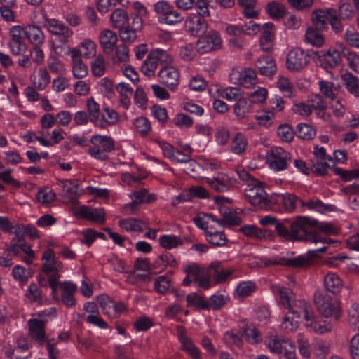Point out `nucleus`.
Returning <instances> with one entry per match:
<instances>
[{
  "label": "nucleus",
  "mask_w": 359,
  "mask_h": 359,
  "mask_svg": "<svg viewBox=\"0 0 359 359\" xmlns=\"http://www.w3.org/2000/svg\"><path fill=\"white\" fill-rule=\"evenodd\" d=\"M293 233L296 241L321 243L325 244L328 241L320 236L316 230L327 234H336L337 229L328 222H320L307 216H298L293 221Z\"/></svg>",
  "instance_id": "nucleus-1"
},
{
  "label": "nucleus",
  "mask_w": 359,
  "mask_h": 359,
  "mask_svg": "<svg viewBox=\"0 0 359 359\" xmlns=\"http://www.w3.org/2000/svg\"><path fill=\"white\" fill-rule=\"evenodd\" d=\"M313 302L318 313L325 318H334L337 320L340 317L341 310L337 300L329 295L327 292L316 290L313 294Z\"/></svg>",
  "instance_id": "nucleus-2"
},
{
  "label": "nucleus",
  "mask_w": 359,
  "mask_h": 359,
  "mask_svg": "<svg viewBox=\"0 0 359 359\" xmlns=\"http://www.w3.org/2000/svg\"><path fill=\"white\" fill-rule=\"evenodd\" d=\"M172 59L170 55L164 50L156 49L149 53L147 59L141 67L142 72L147 76L154 75L158 67H161L171 63Z\"/></svg>",
  "instance_id": "nucleus-3"
},
{
  "label": "nucleus",
  "mask_w": 359,
  "mask_h": 359,
  "mask_svg": "<svg viewBox=\"0 0 359 359\" xmlns=\"http://www.w3.org/2000/svg\"><path fill=\"white\" fill-rule=\"evenodd\" d=\"M94 145L88 149L89 154L95 159L105 161L108 158L106 153L112 151L115 148V142L112 137L107 135H94L91 137Z\"/></svg>",
  "instance_id": "nucleus-4"
},
{
  "label": "nucleus",
  "mask_w": 359,
  "mask_h": 359,
  "mask_svg": "<svg viewBox=\"0 0 359 359\" xmlns=\"http://www.w3.org/2000/svg\"><path fill=\"white\" fill-rule=\"evenodd\" d=\"M245 196L254 206L262 209L269 207L268 194L262 183L256 180H253V184L248 185V188L245 190Z\"/></svg>",
  "instance_id": "nucleus-5"
},
{
  "label": "nucleus",
  "mask_w": 359,
  "mask_h": 359,
  "mask_svg": "<svg viewBox=\"0 0 359 359\" xmlns=\"http://www.w3.org/2000/svg\"><path fill=\"white\" fill-rule=\"evenodd\" d=\"M155 12L161 17V22L172 25L183 21L182 15L166 1H159L154 6Z\"/></svg>",
  "instance_id": "nucleus-6"
},
{
  "label": "nucleus",
  "mask_w": 359,
  "mask_h": 359,
  "mask_svg": "<svg viewBox=\"0 0 359 359\" xmlns=\"http://www.w3.org/2000/svg\"><path fill=\"white\" fill-rule=\"evenodd\" d=\"M290 161V154L281 147H273L267 156V162L270 168L276 171L285 170Z\"/></svg>",
  "instance_id": "nucleus-7"
},
{
  "label": "nucleus",
  "mask_w": 359,
  "mask_h": 359,
  "mask_svg": "<svg viewBox=\"0 0 359 359\" xmlns=\"http://www.w3.org/2000/svg\"><path fill=\"white\" fill-rule=\"evenodd\" d=\"M309 55L301 48L291 50L287 56L286 65L289 70L299 72L307 66Z\"/></svg>",
  "instance_id": "nucleus-8"
},
{
  "label": "nucleus",
  "mask_w": 359,
  "mask_h": 359,
  "mask_svg": "<svg viewBox=\"0 0 359 359\" xmlns=\"http://www.w3.org/2000/svg\"><path fill=\"white\" fill-rule=\"evenodd\" d=\"M9 34L11 37L9 41L11 51L14 55H20L27 48L25 42L26 38L25 27L20 25L13 26L10 29Z\"/></svg>",
  "instance_id": "nucleus-9"
},
{
  "label": "nucleus",
  "mask_w": 359,
  "mask_h": 359,
  "mask_svg": "<svg viewBox=\"0 0 359 359\" xmlns=\"http://www.w3.org/2000/svg\"><path fill=\"white\" fill-rule=\"evenodd\" d=\"M260 224L262 226L275 225V229L280 236L288 241H296V236L293 233V222L289 225L290 230L285 224L278 221L276 217L270 215L262 218Z\"/></svg>",
  "instance_id": "nucleus-10"
},
{
  "label": "nucleus",
  "mask_w": 359,
  "mask_h": 359,
  "mask_svg": "<svg viewBox=\"0 0 359 359\" xmlns=\"http://www.w3.org/2000/svg\"><path fill=\"white\" fill-rule=\"evenodd\" d=\"M222 39L217 32L210 33L200 37L196 44V49L200 53H205L219 48Z\"/></svg>",
  "instance_id": "nucleus-11"
},
{
  "label": "nucleus",
  "mask_w": 359,
  "mask_h": 359,
  "mask_svg": "<svg viewBox=\"0 0 359 359\" xmlns=\"http://www.w3.org/2000/svg\"><path fill=\"white\" fill-rule=\"evenodd\" d=\"M230 81L246 88L256 83V73L251 69H245L243 71L233 69L230 74Z\"/></svg>",
  "instance_id": "nucleus-12"
},
{
  "label": "nucleus",
  "mask_w": 359,
  "mask_h": 359,
  "mask_svg": "<svg viewBox=\"0 0 359 359\" xmlns=\"http://www.w3.org/2000/svg\"><path fill=\"white\" fill-rule=\"evenodd\" d=\"M319 65L326 71L334 69L341 62L340 52L333 48H329L321 55H318Z\"/></svg>",
  "instance_id": "nucleus-13"
},
{
  "label": "nucleus",
  "mask_w": 359,
  "mask_h": 359,
  "mask_svg": "<svg viewBox=\"0 0 359 359\" xmlns=\"http://www.w3.org/2000/svg\"><path fill=\"white\" fill-rule=\"evenodd\" d=\"M42 259L43 260V263L41 266V270L48 276V278L54 273H59L62 271V264L56 259L54 252L52 250L48 249L46 250L43 252Z\"/></svg>",
  "instance_id": "nucleus-14"
},
{
  "label": "nucleus",
  "mask_w": 359,
  "mask_h": 359,
  "mask_svg": "<svg viewBox=\"0 0 359 359\" xmlns=\"http://www.w3.org/2000/svg\"><path fill=\"white\" fill-rule=\"evenodd\" d=\"M287 310L293 316V318H296L295 323H297L301 319L302 314L304 315L306 322L310 320L311 316L313 314L311 305L303 299L292 302Z\"/></svg>",
  "instance_id": "nucleus-15"
},
{
  "label": "nucleus",
  "mask_w": 359,
  "mask_h": 359,
  "mask_svg": "<svg viewBox=\"0 0 359 359\" xmlns=\"http://www.w3.org/2000/svg\"><path fill=\"white\" fill-rule=\"evenodd\" d=\"M203 182L216 192H225L232 187L231 178L224 173H218L212 177H205Z\"/></svg>",
  "instance_id": "nucleus-16"
},
{
  "label": "nucleus",
  "mask_w": 359,
  "mask_h": 359,
  "mask_svg": "<svg viewBox=\"0 0 359 359\" xmlns=\"http://www.w3.org/2000/svg\"><path fill=\"white\" fill-rule=\"evenodd\" d=\"M159 81L170 89H174L179 83L180 74L177 69L165 65L161 66L158 72Z\"/></svg>",
  "instance_id": "nucleus-17"
},
{
  "label": "nucleus",
  "mask_w": 359,
  "mask_h": 359,
  "mask_svg": "<svg viewBox=\"0 0 359 359\" xmlns=\"http://www.w3.org/2000/svg\"><path fill=\"white\" fill-rule=\"evenodd\" d=\"M29 335L39 346L47 341L45 332V321L41 319L32 318L28 321Z\"/></svg>",
  "instance_id": "nucleus-18"
},
{
  "label": "nucleus",
  "mask_w": 359,
  "mask_h": 359,
  "mask_svg": "<svg viewBox=\"0 0 359 359\" xmlns=\"http://www.w3.org/2000/svg\"><path fill=\"white\" fill-rule=\"evenodd\" d=\"M187 31L192 36H201L205 34L208 29L207 21L197 15H191L187 20L185 23Z\"/></svg>",
  "instance_id": "nucleus-19"
},
{
  "label": "nucleus",
  "mask_w": 359,
  "mask_h": 359,
  "mask_svg": "<svg viewBox=\"0 0 359 359\" xmlns=\"http://www.w3.org/2000/svg\"><path fill=\"white\" fill-rule=\"evenodd\" d=\"M336 10L334 8H327L326 10L319 9L313 12L311 20L313 27L318 30H325L327 29V25L331 16H334Z\"/></svg>",
  "instance_id": "nucleus-20"
},
{
  "label": "nucleus",
  "mask_w": 359,
  "mask_h": 359,
  "mask_svg": "<svg viewBox=\"0 0 359 359\" xmlns=\"http://www.w3.org/2000/svg\"><path fill=\"white\" fill-rule=\"evenodd\" d=\"M46 26L51 34L60 36V41L62 43H67V39L72 35V32L69 27L57 20H46Z\"/></svg>",
  "instance_id": "nucleus-21"
},
{
  "label": "nucleus",
  "mask_w": 359,
  "mask_h": 359,
  "mask_svg": "<svg viewBox=\"0 0 359 359\" xmlns=\"http://www.w3.org/2000/svg\"><path fill=\"white\" fill-rule=\"evenodd\" d=\"M327 247L323 244L322 247L317 249L309 250L305 255H301L292 259L293 268H303L311 266L316 258L319 257V252H323Z\"/></svg>",
  "instance_id": "nucleus-22"
},
{
  "label": "nucleus",
  "mask_w": 359,
  "mask_h": 359,
  "mask_svg": "<svg viewBox=\"0 0 359 359\" xmlns=\"http://www.w3.org/2000/svg\"><path fill=\"white\" fill-rule=\"evenodd\" d=\"M76 216L85 218L89 221L103 224L105 212L103 208H92L82 205L75 212Z\"/></svg>",
  "instance_id": "nucleus-23"
},
{
  "label": "nucleus",
  "mask_w": 359,
  "mask_h": 359,
  "mask_svg": "<svg viewBox=\"0 0 359 359\" xmlns=\"http://www.w3.org/2000/svg\"><path fill=\"white\" fill-rule=\"evenodd\" d=\"M305 325L310 331L318 334L331 332L333 327L332 320L316 318L314 313L311 320L306 322Z\"/></svg>",
  "instance_id": "nucleus-24"
},
{
  "label": "nucleus",
  "mask_w": 359,
  "mask_h": 359,
  "mask_svg": "<svg viewBox=\"0 0 359 359\" xmlns=\"http://www.w3.org/2000/svg\"><path fill=\"white\" fill-rule=\"evenodd\" d=\"M188 271L194 275V280L200 287L208 289L210 287L211 273L208 271L201 269L196 264L188 266Z\"/></svg>",
  "instance_id": "nucleus-25"
},
{
  "label": "nucleus",
  "mask_w": 359,
  "mask_h": 359,
  "mask_svg": "<svg viewBox=\"0 0 359 359\" xmlns=\"http://www.w3.org/2000/svg\"><path fill=\"white\" fill-rule=\"evenodd\" d=\"M72 62V72L76 79L84 78L88 73V69L81 60V51L72 48L70 50Z\"/></svg>",
  "instance_id": "nucleus-26"
},
{
  "label": "nucleus",
  "mask_w": 359,
  "mask_h": 359,
  "mask_svg": "<svg viewBox=\"0 0 359 359\" xmlns=\"http://www.w3.org/2000/svg\"><path fill=\"white\" fill-rule=\"evenodd\" d=\"M62 290L61 301L67 307H72L76 304L74 294L76 285L70 281H64L60 284Z\"/></svg>",
  "instance_id": "nucleus-27"
},
{
  "label": "nucleus",
  "mask_w": 359,
  "mask_h": 359,
  "mask_svg": "<svg viewBox=\"0 0 359 359\" xmlns=\"http://www.w3.org/2000/svg\"><path fill=\"white\" fill-rule=\"evenodd\" d=\"M260 36V46L261 48L268 52L269 51L273 46V41L274 38V25L271 23H266L263 25Z\"/></svg>",
  "instance_id": "nucleus-28"
},
{
  "label": "nucleus",
  "mask_w": 359,
  "mask_h": 359,
  "mask_svg": "<svg viewBox=\"0 0 359 359\" xmlns=\"http://www.w3.org/2000/svg\"><path fill=\"white\" fill-rule=\"evenodd\" d=\"M117 41L116 34L109 29L104 30L100 34V43L104 53L106 54H111L112 53Z\"/></svg>",
  "instance_id": "nucleus-29"
},
{
  "label": "nucleus",
  "mask_w": 359,
  "mask_h": 359,
  "mask_svg": "<svg viewBox=\"0 0 359 359\" xmlns=\"http://www.w3.org/2000/svg\"><path fill=\"white\" fill-rule=\"evenodd\" d=\"M219 212L222 215V219L217 221V225L224 227L225 224L229 226H237L241 223V218L237 215V212L226 206L219 208Z\"/></svg>",
  "instance_id": "nucleus-30"
},
{
  "label": "nucleus",
  "mask_w": 359,
  "mask_h": 359,
  "mask_svg": "<svg viewBox=\"0 0 359 359\" xmlns=\"http://www.w3.org/2000/svg\"><path fill=\"white\" fill-rule=\"evenodd\" d=\"M267 347L274 353H281L286 348L290 347L293 349V344L287 339H280L277 336H273L265 340Z\"/></svg>",
  "instance_id": "nucleus-31"
},
{
  "label": "nucleus",
  "mask_w": 359,
  "mask_h": 359,
  "mask_svg": "<svg viewBox=\"0 0 359 359\" xmlns=\"http://www.w3.org/2000/svg\"><path fill=\"white\" fill-rule=\"evenodd\" d=\"M255 66L261 74L266 76L273 75L276 70V63L269 56L259 57L256 61Z\"/></svg>",
  "instance_id": "nucleus-32"
},
{
  "label": "nucleus",
  "mask_w": 359,
  "mask_h": 359,
  "mask_svg": "<svg viewBox=\"0 0 359 359\" xmlns=\"http://www.w3.org/2000/svg\"><path fill=\"white\" fill-rule=\"evenodd\" d=\"M177 264V261L172 254L168 252H163L152 264L154 272H160L164 270L167 266L174 267Z\"/></svg>",
  "instance_id": "nucleus-33"
},
{
  "label": "nucleus",
  "mask_w": 359,
  "mask_h": 359,
  "mask_svg": "<svg viewBox=\"0 0 359 359\" xmlns=\"http://www.w3.org/2000/svg\"><path fill=\"white\" fill-rule=\"evenodd\" d=\"M324 285L327 290V292H330L335 294L341 291L342 288V281L336 273H329L324 278Z\"/></svg>",
  "instance_id": "nucleus-34"
},
{
  "label": "nucleus",
  "mask_w": 359,
  "mask_h": 359,
  "mask_svg": "<svg viewBox=\"0 0 359 359\" xmlns=\"http://www.w3.org/2000/svg\"><path fill=\"white\" fill-rule=\"evenodd\" d=\"M26 38L34 46L43 43L44 35L39 27L29 25L25 27Z\"/></svg>",
  "instance_id": "nucleus-35"
},
{
  "label": "nucleus",
  "mask_w": 359,
  "mask_h": 359,
  "mask_svg": "<svg viewBox=\"0 0 359 359\" xmlns=\"http://www.w3.org/2000/svg\"><path fill=\"white\" fill-rule=\"evenodd\" d=\"M341 80L346 90L355 97H359V79L350 72L341 75Z\"/></svg>",
  "instance_id": "nucleus-36"
},
{
  "label": "nucleus",
  "mask_w": 359,
  "mask_h": 359,
  "mask_svg": "<svg viewBox=\"0 0 359 359\" xmlns=\"http://www.w3.org/2000/svg\"><path fill=\"white\" fill-rule=\"evenodd\" d=\"M242 334L248 342L256 344L262 341V337L260 332L254 325H245L241 328Z\"/></svg>",
  "instance_id": "nucleus-37"
},
{
  "label": "nucleus",
  "mask_w": 359,
  "mask_h": 359,
  "mask_svg": "<svg viewBox=\"0 0 359 359\" xmlns=\"http://www.w3.org/2000/svg\"><path fill=\"white\" fill-rule=\"evenodd\" d=\"M110 21L113 27L121 29L128 25V16L124 10L118 8L111 14Z\"/></svg>",
  "instance_id": "nucleus-38"
},
{
  "label": "nucleus",
  "mask_w": 359,
  "mask_h": 359,
  "mask_svg": "<svg viewBox=\"0 0 359 359\" xmlns=\"http://www.w3.org/2000/svg\"><path fill=\"white\" fill-rule=\"evenodd\" d=\"M144 225H145V223L143 221L132 217L119 221L120 227L127 231L142 232L143 231Z\"/></svg>",
  "instance_id": "nucleus-39"
},
{
  "label": "nucleus",
  "mask_w": 359,
  "mask_h": 359,
  "mask_svg": "<svg viewBox=\"0 0 359 359\" xmlns=\"http://www.w3.org/2000/svg\"><path fill=\"white\" fill-rule=\"evenodd\" d=\"M320 31L315 27H309L305 33L306 42L316 47L322 46L325 43V39Z\"/></svg>",
  "instance_id": "nucleus-40"
},
{
  "label": "nucleus",
  "mask_w": 359,
  "mask_h": 359,
  "mask_svg": "<svg viewBox=\"0 0 359 359\" xmlns=\"http://www.w3.org/2000/svg\"><path fill=\"white\" fill-rule=\"evenodd\" d=\"M116 90L120 94L121 103L125 109L130 105V97L133 94V89L126 83H120L116 86Z\"/></svg>",
  "instance_id": "nucleus-41"
},
{
  "label": "nucleus",
  "mask_w": 359,
  "mask_h": 359,
  "mask_svg": "<svg viewBox=\"0 0 359 359\" xmlns=\"http://www.w3.org/2000/svg\"><path fill=\"white\" fill-rule=\"evenodd\" d=\"M295 134L300 139L310 140L316 136V130L309 124L300 123L296 127Z\"/></svg>",
  "instance_id": "nucleus-42"
},
{
  "label": "nucleus",
  "mask_w": 359,
  "mask_h": 359,
  "mask_svg": "<svg viewBox=\"0 0 359 359\" xmlns=\"http://www.w3.org/2000/svg\"><path fill=\"white\" fill-rule=\"evenodd\" d=\"M238 4L243 8V13L247 18H255L258 11L255 9L257 0H237Z\"/></svg>",
  "instance_id": "nucleus-43"
},
{
  "label": "nucleus",
  "mask_w": 359,
  "mask_h": 359,
  "mask_svg": "<svg viewBox=\"0 0 359 359\" xmlns=\"http://www.w3.org/2000/svg\"><path fill=\"white\" fill-rule=\"evenodd\" d=\"M252 103L244 97L239 98L234 105V114L239 119L243 118L251 110Z\"/></svg>",
  "instance_id": "nucleus-44"
},
{
  "label": "nucleus",
  "mask_w": 359,
  "mask_h": 359,
  "mask_svg": "<svg viewBox=\"0 0 359 359\" xmlns=\"http://www.w3.org/2000/svg\"><path fill=\"white\" fill-rule=\"evenodd\" d=\"M273 292L280 297V304L285 308L288 309L292 303L293 293L290 289L283 288L279 285L273 287Z\"/></svg>",
  "instance_id": "nucleus-45"
},
{
  "label": "nucleus",
  "mask_w": 359,
  "mask_h": 359,
  "mask_svg": "<svg viewBox=\"0 0 359 359\" xmlns=\"http://www.w3.org/2000/svg\"><path fill=\"white\" fill-rule=\"evenodd\" d=\"M247 145L246 137L241 133H237L231 140V151L236 154H241L245 151Z\"/></svg>",
  "instance_id": "nucleus-46"
},
{
  "label": "nucleus",
  "mask_w": 359,
  "mask_h": 359,
  "mask_svg": "<svg viewBox=\"0 0 359 359\" xmlns=\"http://www.w3.org/2000/svg\"><path fill=\"white\" fill-rule=\"evenodd\" d=\"M187 306H194L198 309L206 310L209 309V304L196 293H191L186 297Z\"/></svg>",
  "instance_id": "nucleus-47"
},
{
  "label": "nucleus",
  "mask_w": 359,
  "mask_h": 359,
  "mask_svg": "<svg viewBox=\"0 0 359 359\" xmlns=\"http://www.w3.org/2000/svg\"><path fill=\"white\" fill-rule=\"evenodd\" d=\"M301 207H306L310 210H316L321 213L331 210L328 205L324 204L321 200L318 198H312L306 202L301 201Z\"/></svg>",
  "instance_id": "nucleus-48"
},
{
  "label": "nucleus",
  "mask_w": 359,
  "mask_h": 359,
  "mask_svg": "<svg viewBox=\"0 0 359 359\" xmlns=\"http://www.w3.org/2000/svg\"><path fill=\"white\" fill-rule=\"evenodd\" d=\"M159 243L165 249H172L182 245V239L175 235H163L159 238Z\"/></svg>",
  "instance_id": "nucleus-49"
},
{
  "label": "nucleus",
  "mask_w": 359,
  "mask_h": 359,
  "mask_svg": "<svg viewBox=\"0 0 359 359\" xmlns=\"http://www.w3.org/2000/svg\"><path fill=\"white\" fill-rule=\"evenodd\" d=\"M267 13L273 19H280L283 17L285 9V7L277 2L269 3L266 7Z\"/></svg>",
  "instance_id": "nucleus-50"
},
{
  "label": "nucleus",
  "mask_w": 359,
  "mask_h": 359,
  "mask_svg": "<svg viewBox=\"0 0 359 359\" xmlns=\"http://www.w3.org/2000/svg\"><path fill=\"white\" fill-rule=\"evenodd\" d=\"M180 341L183 350L187 352L194 359H200L201 354L199 349L194 346L191 340L186 337H181Z\"/></svg>",
  "instance_id": "nucleus-51"
},
{
  "label": "nucleus",
  "mask_w": 359,
  "mask_h": 359,
  "mask_svg": "<svg viewBox=\"0 0 359 359\" xmlns=\"http://www.w3.org/2000/svg\"><path fill=\"white\" fill-rule=\"evenodd\" d=\"M308 102L310 103L312 110L316 111H324L327 108V103L320 94L311 95Z\"/></svg>",
  "instance_id": "nucleus-52"
},
{
  "label": "nucleus",
  "mask_w": 359,
  "mask_h": 359,
  "mask_svg": "<svg viewBox=\"0 0 359 359\" xmlns=\"http://www.w3.org/2000/svg\"><path fill=\"white\" fill-rule=\"evenodd\" d=\"M106 70V64L102 55H99L91 62L92 74L96 77L102 76Z\"/></svg>",
  "instance_id": "nucleus-53"
},
{
  "label": "nucleus",
  "mask_w": 359,
  "mask_h": 359,
  "mask_svg": "<svg viewBox=\"0 0 359 359\" xmlns=\"http://www.w3.org/2000/svg\"><path fill=\"white\" fill-rule=\"evenodd\" d=\"M277 86L284 96L291 97L294 95V88L287 78L280 77L277 82Z\"/></svg>",
  "instance_id": "nucleus-54"
},
{
  "label": "nucleus",
  "mask_w": 359,
  "mask_h": 359,
  "mask_svg": "<svg viewBox=\"0 0 359 359\" xmlns=\"http://www.w3.org/2000/svg\"><path fill=\"white\" fill-rule=\"evenodd\" d=\"M277 133L281 140L290 142L293 140L295 133L290 125L284 123L278 126Z\"/></svg>",
  "instance_id": "nucleus-55"
},
{
  "label": "nucleus",
  "mask_w": 359,
  "mask_h": 359,
  "mask_svg": "<svg viewBox=\"0 0 359 359\" xmlns=\"http://www.w3.org/2000/svg\"><path fill=\"white\" fill-rule=\"evenodd\" d=\"M88 112L90 116V120L93 123H97L100 117V106L95 101L93 97H90L86 103Z\"/></svg>",
  "instance_id": "nucleus-56"
},
{
  "label": "nucleus",
  "mask_w": 359,
  "mask_h": 359,
  "mask_svg": "<svg viewBox=\"0 0 359 359\" xmlns=\"http://www.w3.org/2000/svg\"><path fill=\"white\" fill-rule=\"evenodd\" d=\"M223 339L224 341L230 346L241 348L243 346V340L241 337L236 332L232 330L226 332Z\"/></svg>",
  "instance_id": "nucleus-57"
},
{
  "label": "nucleus",
  "mask_w": 359,
  "mask_h": 359,
  "mask_svg": "<svg viewBox=\"0 0 359 359\" xmlns=\"http://www.w3.org/2000/svg\"><path fill=\"white\" fill-rule=\"evenodd\" d=\"M206 240L208 243L215 246H224L226 245L227 238L223 233V230L220 231H214L207 235Z\"/></svg>",
  "instance_id": "nucleus-58"
},
{
  "label": "nucleus",
  "mask_w": 359,
  "mask_h": 359,
  "mask_svg": "<svg viewBox=\"0 0 359 359\" xmlns=\"http://www.w3.org/2000/svg\"><path fill=\"white\" fill-rule=\"evenodd\" d=\"M81 56L83 55L86 58H91L96 55V44L91 40H84L81 43Z\"/></svg>",
  "instance_id": "nucleus-59"
},
{
  "label": "nucleus",
  "mask_w": 359,
  "mask_h": 359,
  "mask_svg": "<svg viewBox=\"0 0 359 359\" xmlns=\"http://www.w3.org/2000/svg\"><path fill=\"white\" fill-rule=\"evenodd\" d=\"M134 126L137 131L142 136L147 135L151 131L150 123L149 120L144 116L137 118L134 122Z\"/></svg>",
  "instance_id": "nucleus-60"
},
{
  "label": "nucleus",
  "mask_w": 359,
  "mask_h": 359,
  "mask_svg": "<svg viewBox=\"0 0 359 359\" xmlns=\"http://www.w3.org/2000/svg\"><path fill=\"white\" fill-rule=\"evenodd\" d=\"M47 64L51 72L63 74L66 69L64 64L53 55H50L47 60Z\"/></svg>",
  "instance_id": "nucleus-61"
},
{
  "label": "nucleus",
  "mask_w": 359,
  "mask_h": 359,
  "mask_svg": "<svg viewBox=\"0 0 359 359\" xmlns=\"http://www.w3.org/2000/svg\"><path fill=\"white\" fill-rule=\"evenodd\" d=\"M60 185L62 186V190L69 197L73 198L77 196L78 183L76 180H60Z\"/></svg>",
  "instance_id": "nucleus-62"
},
{
  "label": "nucleus",
  "mask_w": 359,
  "mask_h": 359,
  "mask_svg": "<svg viewBox=\"0 0 359 359\" xmlns=\"http://www.w3.org/2000/svg\"><path fill=\"white\" fill-rule=\"evenodd\" d=\"M240 231L247 236L256 238H262L266 236V230L261 229L254 226H244L241 227Z\"/></svg>",
  "instance_id": "nucleus-63"
},
{
  "label": "nucleus",
  "mask_w": 359,
  "mask_h": 359,
  "mask_svg": "<svg viewBox=\"0 0 359 359\" xmlns=\"http://www.w3.org/2000/svg\"><path fill=\"white\" fill-rule=\"evenodd\" d=\"M348 322L354 327V329L359 330V304H353L348 310Z\"/></svg>",
  "instance_id": "nucleus-64"
}]
</instances>
